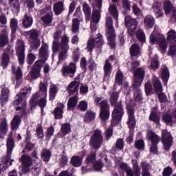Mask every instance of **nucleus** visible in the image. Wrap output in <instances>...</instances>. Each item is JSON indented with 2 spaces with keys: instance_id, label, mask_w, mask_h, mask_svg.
Returning <instances> with one entry per match:
<instances>
[{
  "instance_id": "29",
  "label": "nucleus",
  "mask_w": 176,
  "mask_h": 176,
  "mask_svg": "<svg viewBox=\"0 0 176 176\" xmlns=\"http://www.w3.org/2000/svg\"><path fill=\"white\" fill-rule=\"evenodd\" d=\"M161 74L163 82H164L165 85H167V82H168V79H170V72L168 71V67L164 65H162Z\"/></svg>"
},
{
  "instance_id": "33",
  "label": "nucleus",
  "mask_w": 176,
  "mask_h": 176,
  "mask_svg": "<svg viewBox=\"0 0 176 176\" xmlns=\"http://www.w3.org/2000/svg\"><path fill=\"white\" fill-rule=\"evenodd\" d=\"M21 118L20 116H14L11 122V130H17L20 127Z\"/></svg>"
},
{
  "instance_id": "10",
  "label": "nucleus",
  "mask_w": 176,
  "mask_h": 176,
  "mask_svg": "<svg viewBox=\"0 0 176 176\" xmlns=\"http://www.w3.org/2000/svg\"><path fill=\"white\" fill-rule=\"evenodd\" d=\"M16 51L18 56L19 63L21 65L24 64L25 58V43L23 40H17L16 43Z\"/></svg>"
},
{
  "instance_id": "64",
  "label": "nucleus",
  "mask_w": 176,
  "mask_h": 176,
  "mask_svg": "<svg viewBox=\"0 0 176 176\" xmlns=\"http://www.w3.org/2000/svg\"><path fill=\"white\" fill-rule=\"evenodd\" d=\"M163 120H164V122H166V124L171 125V123H173V122H174V119H173V118H171V116H170L168 114H164L163 116Z\"/></svg>"
},
{
  "instance_id": "62",
  "label": "nucleus",
  "mask_w": 176,
  "mask_h": 176,
  "mask_svg": "<svg viewBox=\"0 0 176 176\" xmlns=\"http://www.w3.org/2000/svg\"><path fill=\"white\" fill-rule=\"evenodd\" d=\"M78 108L80 111H82V112H85V111H87V102L85 100L80 102Z\"/></svg>"
},
{
  "instance_id": "14",
  "label": "nucleus",
  "mask_w": 176,
  "mask_h": 176,
  "mask_svg": "<svg viewBox=\"0 0 176 176\" xmlns=\"http://www.w3.org/2000/svg\"><path fill=\"white\" fill-rule=\"evenodd\" d=\"M69 38L67 35H63L60 39V43L58 41H54L52 44V49L54 52H58L60 47L64 49H69Z\"/></svg>"
},
{
  "instance_id": "11",
  "label": "nucleus",
  "mask_w": 176,
  "mask_h": 176,
  "mask_svg": "<svg viewBox=\"0 0 176 176\" xmlns=\"http://www.w3.org/2000/svg\"><path fill=\"white\" fill-rule=\"evenodd\" d=\"M135 79L132 84L133 87H140L142 82H144V78H145V69L143 67L138 68L134 72Z\"/></svg>"
},
{
  "instance_id": "7",
  "label": "nucleus",
  "mask_w": 176,
  "mask_h": 176,
  "mask_svg": "<svg viewBox=\"0 0 176 176\" xmlns=\"http://www.w3.org/2000/svg\"><path fill=\"white\" fill-rule=\"evenodd\" d=\"M102 142H104V139L102 138V135L101 134V131L98 129L94 130V133L89 140L90 146L97 151V149H100V148H101Z\"/></svg>"
},
{
  "instance_id": "40",
  "label": "nucleus",
  "mask_w": 176,
  "mask_h": 176,
  "mask_svg": "<svg viewBox=\"0 0 176 176\" xmlns=\"http://www.w3.org/2000/svg\"><path fill=\"white\" fill-rule=\"evenodd\" d=\"M39 97H43L42 96V94L39 93V91L36 92L32 95V97L30 101L32 108L36 107V104H38V98H39Z\"/></svg>"
},
{
  "instance_id": "9",
  "label": "nucleus",
  "mask_w": 176,
  "mask_h": 176,
  "mask_svg": "<svg viewBox=\"0 0 176 176\" xmlns=\"http://www.w3.org/2000/svg\"><path fill=\"white\" fill-rule=\"evenodd\" d=\"M106 28L107 32V39L111 45H113L116 33H115V29L113 28V21L110 16H107L106 18Z\"/></svg>"
},
{
  "instance_id": "2",
  "label": "nucleus",
  "mask_w": 176,
  "mask_h": 176,
  "mask_svg": "<svg viewBox=\"0 0 176 176\" xmlns=\"http://www.w3.org/2000/svg\"><path fill=\"white\" fill-rule=\"evenodd\" d=\"M119 98V91L113 92L111 94L110 102L114 109L112 112V119L115 122H120L123 118V108L120 104H118V100Z\"/></svg>"
},
{
  "instance_id": "61",
  "label": "nucleus",
  "mask_w": 176,
  "mask_h": 176,
  "mask_svg": "<svg viewBox=\"0 0 176 176\" xmlns=\"http://www.w3.org/2000/svg\"><path fill=\"white\" fill-rule=\"evenodd\" d=\"M47 104V100H46V97H43L38 101H37L36 105H38L41 109V112H43V108L46 107Z\"/></svg>"
},
{
  "instance_id": "49",
  "label": "nucleus",
  "mask_w": 176,
  "mask_h": 176,
  "mask_svg": "<svg viewBox=\"0 0 176 176\" xmlns=\"http://www.w3.org/2000/svg\"><path fill=\"white\" fill-rule=\"evenodd\" d=\"M41 157L44 162H49L50 157H52V152H50V150L43 149L41 151Z\"/></svg>"
},
{
  "instance_id": "6",
  "label": "nucleus",
  "mask_w": 176,
  "mask_h": 176,
  "mask_svg": "<svg viewBox=\"0 0 176 176\" xmlns=\"http://www.w3.org/2000/svg\"><path fill=\"white\" fill-rule=\"evenodd\" d=\"M25 35L29 36L32 41L30 43L32 50H38L39 46H41V39H39L41 32L36 29H33L25 32Z\"/></svg>"
},
{
  "instance_id": "31",
  "label": "nucleus",
  "mask_w": 176,
  "mask_h": 176,
  "mask_svg": "<svg viewBox=\"0 0 176 176\" xmlns=\"http://www.w3.org/2000/svg\"><path fill=\"white\" fill-rule=\"evenodd\" d=\"M69 50V48H58V63H63V61H64V60H65L67 57H68Z\"/></svg>"
},
{
  "instance_id": "52",
  "label": "nucleus",
  "mask_w": 176,
  "mask_h": 176,
  "mask_svg": "<svg viewBox=\"0 0 176 176\" xmlns=\"http://www.w3.org/2000/svg\"><path fill=\"white\" fill-rule=\"evenodd\" d=\"M149 120L154 122V123L159 124V122H160V117H159L156 111H153L150 114Z\"/></svg>"
},
{
  "instance_id": "25",
  "label": "nucleus",
  "mask_w": 176,
  "mask_h": 176,
  "mask_svg": "<svg viewBox=\"0 0 176 176\" xmlns=\"http://www.w3.org/2000/svg\"><path fill=\"white\" fill-rule=\"evenodd\" d=\"M10 93V90H9V88L5 87V85H3L1 88V94L0 96V101L2 106L5 105V104L9 101Z\"/></svg>"
},
{
  "instance_id": "54",
  "label": "nucleus",
  "mask_w": 176,
  "mask_h": 176,
  "mask_svg": "<svg viewBox=\"0 0 176 176\" xmlns=\"http://www.w3.org/2000/svg\"><path fill=\"white\" fill-rule=\"evenodd\" d=\"M32 88L31 87H25L20 91V95L23 97H30V94H31V91Z\"/></svg>"
},
{
  "instance_id": "3",
  "label": "nucleus",
  "mask_w": 176,
  "mask_h": 176,
  "mask_svg": "<svg viewBox=\"0 0 176 176\" xmlns=\"http://www.w3.org/2000/svg\"><path fill=\"white\" fill-rule=\"evenodd\" d=\"M7 156L0 157V174L1 170H6L9 166V160H10V156H12V152L14 149V140L12 136L8 137L7 139Z\"/></svg>"
},
{
  "instance_id": "59",
  "label": "nucleus",
  "mask_w": 176,
  "mask_h": 176,
  "mask_svg": "<svg viewBox=\"0 0 176 176\" xmlns=\"http://www.w3.org/2000/svg\"><path fill=\"white\" fill-rule=\"evenodd\" d=\"M140 167H142V173H148L151 170V164L146 162H141Z\"/></svg>"
},
{
  "instance_id": "28",
  "label": "nucleus",
  "mask_w": 176,
  "mask_h": 176,
  "mask_svg": "<svg viewBox=\"0 0 176 176\" xmlns=\"http://www.w3.org/2000/svg\"><path fill=\"white\" fill-rule=\"evenodd\" d=\"M22 24L25 28H30L34 24V19L31 15L25 14L22 19Z\"/></svg>"
},
{
  "instance_id": "41",
  "label": "nucleus",
  "mask_w": 176,
  "mask_h": 176,
  "mask_svg": "<svg viewBox=\"0 0 176 176\" xmlns=\"http://www.w3.org/2000/svg\"><path fill=\"white\" fill-rule=\"evenodd\" d=\"M82 10L85 14L86 20L89 21L90 20V16H91V9L87 3H82Z\"/></svg>"
},
{
  "instance_id": "60",
  "label": "nucleus",
  "mask_w": 176,
  "mask_h": 176,
  "mask_svg": "<svg viewBox=\"0 0 176 176\" xmlns=\"http://www.w3.org/2000/svg\"><path fill=\"white\" fill-rule=\"evenodd\" d=\"M116 83L118 85H123V73L120 71H118L116 76Z\"/></svg>"
},
{
  "instance_id": "24",
  "label": "nucleus",
  "mask_w": 176,
  "mask_h": 176,
  "mask_svg": "<svg viewBox=\"0 0 176 176\" xmlns=\"http://www.w3.org/2000/svg\"><path fill=\"white\" fill-rule=\"evenodd\" d=\"M152 9L157 19H159V17H163V16H164L163 10H162V3L159 1H155L153 3Z\"/></svg>"
},
{
  "instance_id": "16",
  "label": "nucleus",
  "mask_w": 176,
  "mask_h": 176,
  "mask_svg": "<svg viewBox=\"0 0 176 176\" xmlns=\"http://www.w3.org/2000/svg\"><path fill=\"white\" fill-rule=\"evenodd\" d=\"M22 164V173H30V167L32 166V158L30 155H23L21 157Z\"/></svg>"
},
{
  "instance_id": "63",
  "label": "nucleus",
  "mask_w": 176,
  "mask_h": 176,
  "mask_svg": "<svg viewBox=\"0 0 176 176\" xmlns=\"http://www.w3.org/2000/svg\"><path fill=\"white\" fill-rule=\"evenodd\" d=\"M96 162V153H91L86 158L87 164H93Z\"/></svg>"
},
{
  "instance_id": "58",
  "label": "nucleus",
  "mask_w": 176,
  "mask_h": 176,
  "mask_svg": "<svg viewBox=\"0 0 176 176\" xmlns=\"http://www.w3.org/2000/svg\"><path fill=\"white\" fill-rule=\"evenodd\" d=\"M136 38L140 41V42H145V33L142 30H139L136 32Z\"/></svg>"
},
{
  "instance_id": "44",
  "label": "nucleus",
  "mask_w": 176,
  "mask_h": 176,
  "mask_svg": "<svg viewBox=\"0 0 176 176\" xmlns=\"http://www.w3.org/2000/svg\"><path fill=\"white\" fill-rule=\"evenodd\" d=\"M166 39L168 42H170V43H175L176 42V32L174 30H170L168 34Z\"/></svg>"
},
{
  "instance_id": "8",
  "label": "nucleus",
  "mask_w": 176,
  "mask_h": 176,
  "mask_svg": "<svg viewBox=\"0 0 176 176\" xmlns=\"http://www.w3.org/2000/svg\"><path fill=\"white\" fill-rule=\"evenodd\" d=\"M151 43H158L160 48L163 53L166 52L167 49V41L164 36L157 34L155 32H153L150 36Z\"/></svg>"
},
{
  "instance_id": "22",
  "label": "nucleus",
  "mask_w": 176,
  "mask_h": 176,
  "mask_svg": "<svg viewBox=\"0 0 176 176\" xmlns=\"http://www.w3.org/2000/svg\"><path fill=\"white\" fill-rule=\"evenodd\" d=\"M1 27V34H0V47H4L6 45L9 43V38H8V28L5 26Z\"/></svg>"
},
{
  "instance_id": "38",
  "label": "nucleus",
  "mask_w": 176,
  "mask_h": 176,
  "mask_svg": "<svg viewBox=\"0 0 176 176\" xmlns=\"http://www.w3.org/2000/svg\"><path fill=\"white\" fill-rule=\"evenodd\" d=\"M83 162V159L79 156L74 155L71 158V164L74 167H80L82 163Z\"/></svg>"
},
{
  "instance_id": "15",
  "label": "nucleus",
  "mask_w": 176,
  "mask_h": 176,
  "mask_svg": "<svg viewBox=\"0 0 176 176\" xmlns=\"http://www.w3.org/2000/svg\"><path fill=\"white\" fill-rule=\"evenodd\" d=\"M161 140L164 145V148L166 151H170V148L173 146V137L171 134L167 130L162 131Z\"/></svg>"
},
{
  "instance_id": "18",
  "label": "nucleus",
  "mask_w": 176,
  "mask_h": 176,
  "mask_svg": "<svg viewBox=\"0 0 176 176\" xmlns=\"http://www.w3.org/2000/svg\"><path fill=\"white\" fill-rule=\"evenodd\" d=\"M128 121L127 124L131 131L135 127V116H134V109L131 106H128L127 108Z\"/></svg>"
},
{
  "instance_id": "26",
  "label": "nucleus",
  "mask_w": 176,
  "mask_h": 176,
  "mask_svg": "<svg viewBox=\"0 0 176 176\" xmlns=\"http://www.w3.org/2000/svg\"><path fill=\"white\" fill-rule=\"evenodd\" d=\"M146 138L151 141L152 145H157L160 142V138L152 130L147 131Z\"/></svg>"
},
{
  "instance_id": "19",
  "label": "nucleus",
  "mask_w": 176,
  "mask_h": 176,
  "mask_svg": "<svg viewBox=\"0 0 176 176\" xmlns=\"http://www.w3.org/2000/svg\"><path fill=\"white\" fill-rule=\"evenodd\" d=\"M14 52L13 48L10 45H8L5 50V52L2 55V60L1 63L3 68H6L9 65V63L10 62L9 56L13 54Z\"/></svg>"
},
{
  "instance_id": "37",
  "label": "nucleus",
  "mask_w": 176,
  "mask_h": 176,
  "mask_svg": "<svg viewBox=\"0 0 176 176\" xmlns=\"http://www.w3.org/2000/svg\"><path fill=\"white\" fill-rule=\"evenodd\" d=\"M38 92L41 94L42 97H47V84L42 81L38 85Z\"/></svg>"
},
{
  "instance_id": "57",
  "label": "nucleus",
  "mask_w": 176,
  "mask_h": 176,
  "mask_svg": "<svg viewBox=\"0 0 176 176\" xmlns=\"http://www.w3.org/2000/svg\"><path fill=\"white\" fill-rule=\"evenodd\" d=\"M94 116H96V114L93 111H87L85 116L84 120L85 122H91V120H94Z\"/></svg>"
},
{
  "instance_id": "27",
  "label": "nucleus",
  "mask_w": 176,
  "mask_h": 176,
  "mask_svg": "<svg viewBox=\"0 0 176 176\" xmlns=\"http://www.w3.org/2000/svg\"><path fill=\"white\" fill-rule=\"evenodd\" d=\"M8 5L13 13L17 14L20 12V1L19 0H8Z\"/></svg>"
},
{
  "instance_id": "4",
  "label": "nucleus",
  "mask_w": 176,
  "mask_h": 176,
  "mask_svg": "<svg viewBox=\"0 0 176 176\" xmlns=\"http://www.w3.org/2000/svg\"><path fill=\"white\" fill-rule=\"evenodd\" d=\"M94 104L96 107H99V108H100V118L102 120H108L110 115L108 100H104L102 96H100L95 98Z\"/></svg>"
},
{
  "instance_id": "17",
  "label": "nucleus",
  "mask_w": 176,
  "mask_h": 176,
  "mask_svg": "<svg viewBox=\"0 0 176 176\" xmlns=\"http://www.w3.org/2000/svg\"><path fill=\"white\" fill-rule=\"evenodd\" d=\"M138 22L137 19H133L130 16H127L125 17V25L128 28V32L130 33V35H133L134 34V31L137 28V25Z\"/></svg>"
},
{
  "instance_id": "48",
  "label": "nucleus",
  "mask_w": 176,
  "mask_h": 176,
  "mask_svg": "<svg viewBox=\"0 0 176 176\" xmlns=\"http://www.w3.org/2000/svg\"><path fill=\"white\" fill-rule=\"evenodd\" d=\"M10 28L12 30V34H16V31L19 28V21L16 18L10 19Z\"/></svg>"
},
{
  "instance_id": "21",
  "label": "nucleus",
  "mask_w": 176,
  "mask_h": 176,
  "mask_svg": "<svg viewBox=\"0 0 176 176\" xmlns=\"http://www.w3.org/2000/svg\"><path fill=\"white\" fill-rule=\"evenodd\" d=\"M100 19H101L100 12H98L97 10H94L92 12V19L90 26L91 32L97 30V23L100 22Z\"/></svg>"
},
{
  "instance_id": "50",
  "label": "nucleus",
  "mask_w": 176,
  "mask_h": 176,
  "mask_svg": "<svg viewBox=\"0 0 176 176\" xmlns=\"http://www.w3.org/2000/svg\"><path fill=\"white\" fill-rule=\"evenodd\" d=\"M134 87V92L133 96L135 100L138 102H140L142 100V94L141 93V90L138 89V87Z\"/></svg>"
},
{
  "instance_id": "1",
  "label": "nucleus",
  "mask_w": 176,
  "mask_h": 176,
  "mask_svg": "<svg viewBox=\"0 0 176 176\" xmlns=\"http://www.w3.org/2000/svg\"><path fill=\"white\" fill-rule=\"evenodd\" d=\"M38 57L40 60L35 62L34 67L32 69V72L29 73L27 76L28 80H32V79H38L41 76V69L43 64L46 63L47 57H49V46L45 43L41 45L38 50Z\"/></svg>"
},
{
  "instance_id": "36",
  "label": "nucleus",
  "mask_w": 176,
  "mask_h": 176,
  "mask_svg": "<svg viewBox=\"0 0 176 176\" xmlns=\"http://www.w3.org/2000/svg\"><path fill=\"white\" fill-rule=\"evenodd\" d=\"M173 9L176 8L173 6V4L171 2H170V0H165L164 2V10L166 16H168V14L171 13V10L173 12Z\"/></svg>"
},
{
  "instance_id": "43",
  "label": "nucleus",
  "mask_w": 176,
  "mask_h": 176,
  "mask_svg": "<svg viewBox=\"0 0 176 176\" xmlns=\"http://www.w3.org/2000/svg\"><path fill=\"white\" fill-rule=\"evenodd\" d=\"M131 56H138L141 53V48L140 45L137 44H133L130 47Z\"/></svg>"
},
{
  "instance_id": "30",
  "label": "nucleus",
  "mask_w": 176,
  "mask_h": 176,
  "mask_svg": "<svg viewBox=\"0 0 176 176\" xmlns=\"http://www.w3.org/2000/svg\"><path fill=\"white\" fill-rule=\"evenodd\" d=\"M144 23L146 30L153 28L155 25V17L152 15H147L144 17Z\"/></svg>"
},
{
  "instance_id": "34",
  "label": "nucleus",
  "mask_w": 176,
  "mask_h": 176,
  "mask_svg": "<svg viewBox=\"0 0 176 176\" xmlns=\"http://www.w3.org/2000/svg\"><path fill=\"white\" fill-rule=\"evenodd\" d=\"M64 109V104H59V107H56L54 111V115L55 119H63V113Z\"/></svg>"
},
{
  "instance_id": "35",
  "label": "nucleus",
  "mask_w": 176,
  "mask_h": 176,
  "mask_svg": "<svg viewBox=\"0 0 176 176\" xmlns=\"http://www.w3.org/2000/svg\"><path fill=\"white\" fill-rule=\"evenodd\" d=\"M67 90L70 94L76 93L79 90V82L76 80L71 82L67 87Z\"/></svg>"
},
{
  "instance_id": "23",
  "label": "nucleus",
  "mask_w": 176,
  "mask_h": 176,
  "mask_svg": "<svg viewBox=\"0 0 176 176\" xmlns=\"http://www.w3.org/2000/svg\"><path fill=\"white\" fill-rule=\"evenodd\" d=\"M9 131V124L6 118L1 120L0 123V140H5V135L8 134Z\"/></svg>"
},
{
  "instance_id": "47",
  "label": "nucleus",
  "mask_w": 176,
  "mask_h": 176,
  "mask_svg": "<svg viewBox=\"0 0 176 176\" xmlns=\"http://www.w3.org/2000/svg\"><path fill=\"white\" fill-rule=\"evenodd\" d=\"M41 21L46 24V25H50L53 21V12L47 14L45 16L41 17Z\"/></svg>"
},
{
  "instance_id": "12",
  "label": "nucleus",
  "mask_w": 176,
  "mask_h": 176,
  "mask_svg": "<svg viewBox=\"0 0 176 176\" xmlns=\"http://www.w3.org/2000/svg\"><path fill=\"white\" fill-rule=\"evenodd\" d=\"M76 63L70 62L68 65L63 66L62 68L63 76H69V78H74L76 74Z\"/></svg>"
},
{
  "instance_id": "39",
  "label": "nucleus",
  "mask_w": 176,
  "mask_h": 176,
  "mask_svg": "<svg viewBox=\"0 0 176 176\" xmlns=\"http://www.w3.org/2000/svg\"><path fill=\"white\" fill-rule=\"evenodd\" d=\"M153 80L155 91H156V93H160L161 91H163V86L162 85L160 80L156 77H154Z\"/></svg>"
},
{
  "instance_id": "55",
  "label": "nucleus",
  "mask_w": 176,
  "mask_h": 176,
  "mask_svg": "<svg viewBox=\"0 0 176 176\" xmlns=\"http://www.w3.org/2000/svg\"><path fill=\"white\" fill-rule=\"evenodd\" d=\"M168 56L172 57V58H176V45L172 44L169 46Z\"/></svg>"
},
{
  "instance_id": "42",
  "label": "nucleus",
  "mask_w": 176,
  "mask_h": 176,
  "mask_svg": "<svg viewBox=\"0 0 176 176\" xmlns=\"http://www.w3.org/2000/svg\"><path fill=\"white\" fill-rule=\"evenodd\" d=\"M78 104V96H75L70 98L67 102V108L68 109H72L75 108Z\"/></svg>"
},
{
  "instance_id": "5",
  "label": "nucleus",
  "mask_w": 176,
  "mask_h": 176,
  "mask_svg": "<svg viewBox=\"0 0 176 176\" xmlns=\"http://www.w3.org/2000/svg\"><path fill=\"white\" fill-rule=\"evenodd\" d=\"M133 168L128 166L126 163L122 162L120 164V168L125 171L126 176H141V168L137 161L132 160Z\"/></svg>"
},
{
  "instance_id": "56",
  "label": "nucleus",
  "mask_w": 176,
  "mask_h": 176,
  "mask_svg": "<svg viewBox=\"0 0 176 176\" xmlns=\"http://www.w3.org/2000/svg\"><path fill=\"white\" fill-rule=\"evenodd\" d=\"M56 94H57V86L52 85L50 87V99L54 100Z\"/></svg>"
},
{
  "instance_id": "53",
  "label": "nucleus",
  "mask_w": 176,
  "mask_h": 176,
  "mask_svg": "<svg viewBox=\"0 0 176 176\" xmlns=\"http://www.w3.org/2000/svg\"><path fill=\"white\" fill-rule=\"evenodd\" d=\"M61 133L63 135H67L69 133H71V125L68 123L62 124Z\"/></svg>"
},
{
  "instance_id": "51",
  "label": "nucleus",
  "mask_w": 176,
  "mask_h": 176,
  "mask_svg": "<svg viewBox=\"0 0 176 176\" xmlns=\"http://www.w3.org/2000/svg\"><path fill=\"white\" fill-rule=\"evenodd\" d=\"M80 23L79 21V19L74 18L72 21V31L73 34H76L78 31H79V25Z\"/></svg>"
},
{
  "instance_id": "46",
  "label": "nucleus",
  "mask_w": 176,
  "mask_h": 176,
  "mask_svg": "<svg viewBox=\"0 0 176 176\" xmlns=\"http://www.w3.org/2000/svg\"><path fill=\"white\" fill-rule=\"evenodd\" d=\"M12 69L13 74H15L16 75V79L19 82V80H21V77L23 76V72H21V68L20 67H18L17 69H16V66L12 65Z\"/></svg>"
},
{
  "instance_id": "20",
  "label": "nucleus",
  "mask_w": 176,
  "mask_h": 176,
  "mask_svg": "<svg viewBox=\"0 0 176 176\" xmlns=\"http://www.w3.org/2000/svg\"><path fill=\"white\" fill-rule=\"evenodd\" d=\"M115 59V56L111 55L109 58L105 60L104 65V78H109L111 73L112 72V61Z\"/></svg>"
},
{
  "instance_id": "13",
  "label": "nucleus",
  "mask_w": 176,
  "mask_h": 176,
  "mask_svg": "<svg viewBox=\"0 0 176 176\" xmlns=\"http://www.w3.org/2000/svg\"><path fill=\"white\" fill-rule=\"evenodd\" d=\"M102 45H104L102 36L100 34H98L96 40H94L93 38H89L87 49L89 50V52H91V50L94 49V46L96 47H101Z\"/></svg>"
},
{
  "instance_id": "45",
  "label": "nucleus",
  "mask_w": 176,
  "mask_h": 176,
  "mask_svg": "<svg viewBox=\"0 0 176 176\" xmlns=\"http://www.w3.org/2000/svg\"><path fill=\"white\" fill-rule=\"evenodd\" d=\"M109 12L116 19L117 23L118 22V19L119 17V13L118 12V8H116V6L115 5H111L109 8Z\"/></svg>"
},
{
  "instance_id": "32",
  "label": "nucleus",
  "mask_w": 176,
  "mask_h": 176,
  "mask_svg": "<svg viewBox=\"0 0 176 176\" xmlns=\"http://www.w3.org/2000/svg\"><path fill=\"white\" fill-rule=\"evenodd\" d=\"M54 13L58 16V14H61L64 11V3L63 1H58L54 5L53 7Z\"/></svg>"
}]
</instances>
